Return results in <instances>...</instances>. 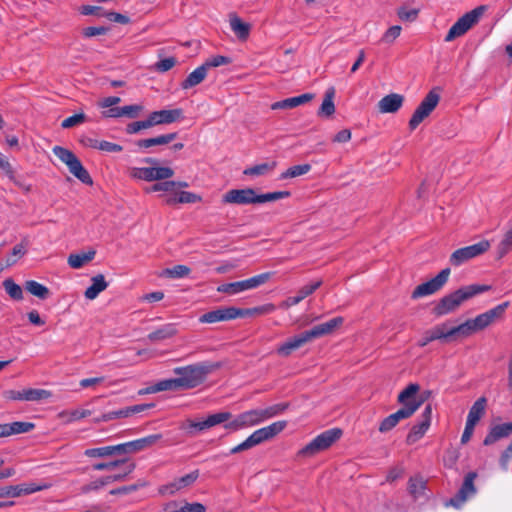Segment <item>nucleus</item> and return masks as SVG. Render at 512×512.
Listing matches in <instances>:
<instances>
[{"label":"nucleus","mask_w":512,"mask_h":512,"mask_svg":"<svg viewBox=\"0 0 512 512\" xmlns=\"http://www.w3.org/2000/svg\"><path fill=\"white\" fill-rule=\"evenodd\" d=\"M25 288L29 293L40 299H46L50 293L49 289L46 286L35 280L27 281L25 283Z\"/></svg>","instance_id":"obj_41"},{"label":"nucleus","mask_w":512,"mask_h":512,"mask_svg":"<svg viewBox=\"0 0 512 512\" xmlns=\"http://www.w3.org/2000/svg\"><path fill=\"white\" fill-rule=\"evenodd\" d=\"M26 245L23 243H19L15 245L12 249L11 256L6 259V266H12L16 264L18 258H21L26 254Z\"/></svg>","instance_id":"obj_55"},{"label":"nucleus","mask_w":512,"mask_h":512,"mask_svg":"<svg viewBox=\"0 0 512 512\" xmlns=\"http://www.w3.org/2000/svg\"><path fill=\"white\" fill-rule=\"evenodd\" d=\"M450 333H451L452 341H455L460 338H467V337L471 336L472 334H474L475 332L473 330V327H472L470 321L466 320L464 323H462L458 326L451 327Z\"/></svg>","instance_id":"obj_39"},{"label":"nucleus","mask_w":512,"mask_h":512,"mask_svg":"<svg viewBox=\"0 0 512 512\" xmlns=\"http://www.w3.org/2000/svg\"><path fill=\"white\" fill-rule=\"evenodd\" d=\"M490 246L491 244L488 240H482L473 245L459 248L451 254L449 261L455 267L460 266L470 259L484 254L489 250Z\"/></svg>","instance_id":"obj_11"},{"label":"nucleus","mask_w":512,"mask_h":512,"mask_svg":"<svg viewBox=\"0 0 512 512\" xmlns=\"http://www.w3.org/2000/svg\"><path fill=\"white\" fill-rule=\"evenodd\" d=\"M230 63V59L226 56L217 55L206 60L202 65L208 71L210 68L219 67Z\"/></svg>","instance_id":"obj_60"},{"label":"nucleus","mask_w":512,"mask_h":512,"mask_svg":"<svg viewBox=\"0 0 512 512\" xmlns=\"http://www.w3.org/2000/svg\"><path fill=\"white\" fill-rule=\"evenodd\" d=\"M289 407L288 403H278L266 408H260L264 421L282 414Z\"/></svg>","instance_id":"obj_49"},{"label":"nucleus","mask_w":512,"mask_h":512,"mask_svg":"<svg viewBox=\"0 0 512 512\" xmlns=\"http://www.w3.org/2000/svg\"><path fill=\"white\" fill-rule=\"evenodd\" d=\"M198 477H199V470L196 469V470L186 474L185 476L174 479L172 482L165 485L161 489V492L174 494L177 491H180L184 488H187V487L193 485L196 482V480L198 479Z\"/></svg>","instance_id":"obj_21"},{"label":"nucleus","mask_w":512,"mask_h":512,"mask_svg":"<svg viewBox=\"0 0 512 512\" xmlns=\"http://www.w3.org/2000/svg\"><path fill=\"white\" fill-rule=\"evenodd\" d=\"M150 407H151V405L138 404V405L122 408L119 410L110 411L107 413H103L99 417L95 418L94 422L95 423L109 422V421H112V420L118 419V418H126L132 414L143 412L144 410H146L147 408H150Z\"/></svg>","instance_id":"obj_20"},{"label":"nucleus","mask_w":512,"mask_h":512,"mask_svg":"<svg viewBox=\"0 0 512 512\" xmlns=\"http://www.w3.org/2000/svg\"><path fill=\"white\" fill-rule=\"evenodd\" d=\"M229 24L231 30L240 41H245L248 39L251 30L250 24L244 22L234 13L229 15Z\"/></svg>","instance_id":"obj_27"},{"label":"nucleus","mask_w":512,"mask_h":512,"mask_svg":"<svg viewBox=\"0 0 512 512\" xmlns=\"http://www.w3.org/2000/svg\"><path fill=\"white\" fill-rule=\"evenodd\" d=\"M448 322H444L434 326L430 331H428L431 335V339L435 340H443L445 342H451V333Z\"/></svg>","instance_id":"obj_37"},{"label":"nucleus","mask_w":512,"mask_h":512,"mask_svg":"<svg viewBox=\"0 0 512 512\" xmlns=\"http://www.w3.org/2000/svg\"><path fill=\"white\" fill-rule=\"evenodd\" d=\"M334 96L335 88H328L325 92L323 102L318 111V116L330 117L335 113V105L333 102Z\"/></svg>","instance_id":"obj_33"},{"label":"nucleus","mask_w":512,"mask_h":512,"mask_svg":"<svg viewBox=\"0 0 512 512\" xmlns=\"http://www.w3.org/2000/svg\"><path fill=\"white\" fill-rule=\"evenodd\" d=\"M419 14V9L417 8H407L405 6L400 7L398 9L397 15L402 21L412 22L416 20Z\"/></svg>","instance_id":"obj_57"},{"label":"nucleus","mask_w":512,"mask_h":512,"mask_svg":"<svg viewBox=\"0 0 512 512\" xmlns=\"http://www.w3.org/2000/svg\"><path fill=\"white\" fill-rule=\"evenodd\" d=\"M231 417H232V414L230 412H226V411L211 414L205 420H202V426L209 429L216 425L227 422L229 419H231Z\"/></svg>","instance_id":"obj_42"},{"label":"nucleus","mask_w":512,"mask_h":512,"mask_svg":"<svg viewBox=\"0 0 512 512\" xmlns=\"http://www.w3.org/2000/svg\"><path fill=\"white\" fill-rule=\"evenodd\" d=\"M510 434H512V422L496 425L491 428L483 443L488 446L502 438L508 437Z\"/></svg>","instance_id":"obj_26"},{"label":"nucleus","mask_w":512,"mask_h":512,"mask_svg":"<svg viewBox=\"0 0 512 512\" xmlns=\"http://www.w3.org/2000/svg\"><path fill=\"white\" fill-rule=\"evenodd\" d=\"M264 422L260 408L251 409L238 414L232 421L225 424L226 429L233 431L253 427Z\"/></svg>","instance_id":"obj_14"},{"label":"nucleus","mask_w":512,"mask_h":512,"mask_svg":"<svg viewBox=\"0 0 512 512\" xmlns=\"http://www.w3.org/2000/svg\"><path fill=\"white\" fill-rule=\"evenodd\" d=\"M3 286L7 294L14 300H21L23 298L22 288L16 284L12 279H6Z\"/></svg>","instance_id":"obj_53"},{"label":"nucleus","mask_w":512,"mask_h":512,"mask_svg":"<svg viewBox=\"0 0 512 512\" xmlns=\"http://www.w3.org/2000/svg\"><path fill=\"white\" fill-rule=\"evenodd\" d=\"M450 275V269L445 268L441 270L434 278L429 281L418 285L412 292V299H419L425 296H429L439 291L445 283L448 281Z\"/></svg>","instance_id":"obj_12"},{"label":"nucleus","mask_w":512,"mask_h":512,"mask_svg":"<svg viewBox=\"0 0 512 512\" xmlns=\"http://www.w3.org/2000/svg\"><path fill=\"white\" fill-rule=\"evenodd\" d=\"M91 414L92 411L88 409L64 410L59 413V418L63 419L65 423H72L74 421L89 417Z\"/></svg>","instance_id":"obj_38"},{"label":"nucleus","mask_w":512,"mask_h":512,"mask_svg":"<svg viewBox=\"0 0 512 512\" xmlns=\"http://www.w3.org/2000/svg\"><path fill=\"white\" fill-rule=\"evenodd\" d=\"M276 167V162H265L261 164L254 165L252 167H247L244 169L243 174L246 176L258 177L271 173Z\"/></svg>","instance_id":"obj_34"},{"label":"nucleus","mask_w":512,"mask_h":512,"mask_svg":"<svg viewBox=\"0 0 512 512\" xmlns=\"http://www.w3.org/2000/svg\"><path fill=\"white\" fill-rule=\"evenodd\" d=\"M404 97L397 93H391L384 96L378 102V110L381 113H395L403 105Z\"/></svg>","instance_id":"obj_23"},{"label":"nucleus","mask_w":512,"mask_h":512,"mask_svg":"<svg viewBox=\"0 0 512 512\" xmlns=\"http://www.w3.org/2000/svg\"><path fill=\"white\" fill-rule=\"evenodd\" d=\"M23 391L24 401H41L52 396V393L45 389L28 388L23 389Z\"/></svg>","instance_id":"obj_44"},{"label":"nucleus","mask_w":512,"mask_h":512,"mask_svg":"<svg viewBox=\"0 0 512 512\" xmlns=\"http://www.w3.org/2000/svg\"><path fill=\"white\" fill-rule=\"evenodd\" d=\"M239 308L236 307H222L216 310H212L204 313L200 316V323H216L222 321L233 320L239 317Z\"/></svg>","instance_id":"obj_18"},{"label":"nucleus","mask_w":512,"mask_h":512,"mask_svg":"<svg viewBox=\"0 0 512 512\" xmlns=\"http://www.w3.org/2000/svg\"><path fill=\"white\" fill-rule=\"evenodd\" d=\"M426 483L421 477H411L408 483L409 493L415 498L418 499L424 495Z\"/></svg>","instance_id":"obj_45"},{"label":"nucleus","mask_w":512,"mask_h":512,"mask_svg":"<svg viewBox=\"0 0 512 512\" xmlns=\"http://www.w3.org/2000/svg\"><path fill=\"white\" fill-rule=\"evenodd\" d=\"M275 272H265L258 275H255L249 279H245L242 281L232 282V283H224L221 284L217 290L221 293H226L229 295H235L240 292L255 289L267 281L274 275Z\"/></svg>","instance_id":"obj_8"},{"label":"nucleus","mask_w":512,"mask_h":512,"mask_svg":"<svg viewBox=\"0 0 512 512\" xmlns=\"http://www.w3.org/2000/svg\"><path fill=\"white\" fill-rule=\"evenodd\" d=\"M314 98L312 93H304L299 96L286 98L284 100L275 102L271 105V109H292L297 106L303 105Z\"/></svg>","instance_id":"obj_25"},{"label":"nucleus","mask_w":512,"mask_h":512,"mask_svg":"<svg viewBox=\"0 0 512 512\" xmlns=\"http://www.w3.org/2000/svg\"><path fill=\"white\" fill-rule=\"evenodd\" d=\"M311 170L310 164H301V165H295L290 168H288L286 171L281 173L280 179H289V178H295L301 175H304L308 173Z\"/></svg>","instance_id":"obj_48"},{"label":"nucleus","mask_w":512,"mask_h":512,"mask_svg":"<svg viewBox=\"0 0 512 512\" xmlns=\"http://www.w3.org/2000/svg\"><path fill=\"white\" fill-rule=\"evenodd\" d=\"M177 63V60L175 57H168L159 60L155 63L154 68L156 71L164 73L172 69Z\"/></svg>","instance_id":"obj_59"},{"label":"nucleus","mask_w":512,"mask_h":512,"mask_svg":"<svg viewBox=\"0 0 512 512\" xmlns=\"http://www.w3.org/2000/svg\"><path fill=\"white\" fill-rule=\"evenodd\" d=\"M439 101L440 95L435 89L429 91L412 114L409 120V128L415 130L437 107Z\"/></svg>","instance_id":"obj_10"},{"label":"nucleus","mask_w":512,"mask_h":512,"mask_svg":"<svg viewBox=\"0 0 512 512\" xmlns=\"http://www.w3.org/2000/svg\"><path fill=\"white\" fill-rule=\"evenodd\" d=\"M322 285V280H317L311 284L305 285L300 288L295 296L288 297L286 300L287 306H294L299 304L309 295L313 294Z\"/></svg>","instance_id":"obj_28"},{"label":"nucleus","mask_w":512,"mask_h":512,"mask_svg":"<svg viewBox=\"0 0 512 512\" xmlns=\"http://www.w3.org/2000/svg\"><path fill=\"white\" fill-rule=\"evenodd\" d=\"M190 268L185 265H176L166 270V274L171 278H183L188 276Z\"/></svg>","instance_id":"obj_61"},{"label":"nucleus","mask_w":512,"mask_h":512,"mask_svg":"<svg viewBox=\"0 0 512 512\" xmlns=\"http://www.w3.org/2000/svg\"><path fill=\"white\" fill-rule=\"evenodd\" d=\"M34 427L35 425L31 422L16 421L8 423L9 436L30 432Z\"/></svg>","instance_id":"obj_51"},{"label":"nucleus","mask_w":512,"mask_h":512,"mask_svg":"<svg viewBox=\"0 0 512 512\" xmlns=\"http://www.w3.org/2000/svg\"><path fill=\"white\" fill-rule=\"evenodd\" d=\"M129 175L134 179L151 182L167 180L174 175V171L169 167H133Z\"/></svg>","instance_id":"obj_13"},{"label":"nucleus","mask_w":512,"mask_h":512,"mask_svg":"<svg viewBox=\"0 0 512 512\" xmlns=\"http://www.w3.org/2000/svg\"><path fill=\"white\" fill-rule=\"evenodd\" d=\"M217 368H219V364L200 362L184 367H176L173 372L178 376L181 389L188 390L203 383L207 375Z\"/></svg>","instance_id":"obj_4"},{"label":"nucleus","mask_w":512,"mask_h":512,"mask_svg":"<svg viewBox=\"0 0 512 512\" xmlns=\"http://www.w3.org/2000/svg\"><path fill=\"white\" fill-rule=\"evenodd\" d=\"M287 425L286 421H277L266 427L255 430L246 440L237 446L233 447L230 451L231 454L240 453L242 451L251 449L265 441H268L282 432Z\"/></svg>","instance_id":"obj_5"},{"label":"nucleus","mask_w":512,"mask_h":512,"mask_svg":"<svg viewBox=\"0 0 512 512\" xmlns=\"http://www.w3.org/2000/svg\"><path fill=\"white\" fill-rule=\"evenodd\" d=\"M485 407L486 399L484 397H481L478 400H476L469 410L466 422L476 425L483 416L485 412Z\"/></svg>","instance_id":"obj_35"},{"label":"nucleus","mask_w":512,"mask_h":512,"mask_svg":"<svg viewBox=\"0 0 512 512\" xmlns=\"http://www.w3.org/2000/svg\"><path fill=\"white\" fill-rule=\"evenodd\" d=\"M477 476V473L474 471L467 473L459 491L449 500L448 505L460 508L469 498L474 496L477 492L474 485V481Z\"/></svg>","instance_id":"obj_15"},{"label":"nucleus","mask_w":512,"mask_h":512,"mask_svg":"<svg viewBox=\"0 0 512 512\" xmlns=\"http://www.w3.org/2000/svg\"><path fill=\"white\" fill-rule=\"evenodd\" d=\"M169 512H206V507L198 502L185 503L178 511L170 510Z\"/></svg>","instance_id":"obj_64"},{"label":"nucleus","mask_w":512,"mask_h":512,"mask_svg":"<svg viewBox=\"0 0 512 512\" xmlns=\"http://www.w3.org/2000/svg\"><path fill=\"white\" fill-rule=\"evenodd\" d=\"M201 200V197L189 191H181L177 197H170L166 200L168 205L176 203H196Z\"/></svg>","instance_id":"obj_46"},{"label":"nucleus","mask_w":512,"mask_h":512,"mask_svg":"<svg viewBox=\"0 0 512 512\" xmlns=\"http://www.w3.org/2000/svg\"><path fill=\"white\" fill-rule=\"evenodd\" d=\"M52 151L55 156L67 165L69 172L79 181L86 185H92L93 180L89 172L72 151L61 146H54Z\"/></svg>","instance_id":"obj_6"},{"label":"nucleus","mask_w":512,"mask_h":512,"mask_svg":"<svg viewBox=\"0 0 512 512\" xmlns=\"http://www.w3.org/2000/svg\"><path fill=\"white\" fill-rule=\"evenodd\" d=\"M491 289L489 285L472 284L459 288L458 290L442 297L433 311L436 316H444L457 310L461 304L472 297L487 292Z\"/></svg>","instance_id":"obj_3"},{"label":"nucleus","mask_w":512,"mask_h":512,"mask_svg":"<svg viewBox=\"0 0 512 512\" xmlns=\"http://www.w3.org/2000/svg\"><path fill=\"white\" fill-rule=\"evenodd\" d=\"M484 7L479 6L460 17L449 29L445 41L450 42L457 37L464 35L473 25H475L483 14Z\"/></svg>","instance_id":"obj_9"},{"label":"nucleus","mask_w":512,"mask_h":512,"mask_svg":"<svg viewBox=\"0 0 512 512\" xmlns=\"http://www.w3.org/2000/svg\"><path fill=\"white\" fill-rule=\"evenodd\" d=\"M343 322L344 318L339 316L332 318L325 323L315 325L310 330L303 331L302 333L287 339L277 347L276 352L279 356L288 357L293 353V351L299 349L304 344L331 334L336 328L340 327Z\"/></svg>","instance_id":"obj_1"},{"label":"nucleus","mask_w":512,"mask_h":512,"mask_svg":"<svg viewBox=\"0 0 512 512\" xmlns=\"http://www.w3.org/2000/svg\"><path fill=\"white\" fill-rule=\"evenodd\" d=\"M95 256V251H88L81 254H70L68 257V264L74 269H79L86 263L91 261Z\"/></svg>","instance_id":"obj_40"},{"label":"nucleus","mask_w":512,"mask_h":512,"mask_svg":"<svg viewBox=\"0 0 512 512\" xmlns=\"http://www.w3.org/2000/svg\"><path fill=\"white\" fill-rule=\"evenodd\" d=\"M207 70L205 69V66L200 65L195 70H193L186 79L181 83L182 89H189L192 87L197 86L201 82L204 81V79L207 76Z\"/></svg>","instance_id":"obj_31"},{"label":"nucleus","mask_w":512,"mask_h":512,"mask_svg":"<svg viewBox=\"0 0 512 512\" xmlns=\"http://www.w3.org/2000/svg\"><path fill=\"white\" fill-rule=\"evenodd\" d=\"M161 438V434H152L134 441L122 443L120 444L123 447L121 449L122 454L141 451L147 447L156 444Z\"/></svg>","instance_id":"obj_22"},{"label":"nucleus","mask_w":512,"mask_h":512,"mask_svg":"<svg viewBox=\"0 0 512 512\" xmlns=\"http://www.w3.org/2000/svg\"><path fill=\"white\" fill-rule=\"evenodd\" d=\"M342 436V430L332 428L317 435L312 441L305 445L298 454L300 456L311 457L321 451L328 449Z\"/></svg>","instance_id":"obj_7"},{"label":"nucleus","mask_w":512,"mask_h":512,"mask_svg":"<svg viewBox=\"0 0 512 512\" xmlns=\"http://www.w3.org/2000/svg\"><path fill=\"white\" fill-rule=\"evenodd\" d=\"M181 389L178 378L165 379L154 384L150 391L161 392V391H176Z\"/></svg>","instance_id":"obj_43"},{"label":"nucleus","mask_w":512,"mask_h":512,"mask_svg":"<svg viewBox=\"0 0 512 512\" xmlns=\"http://www.w3.org/2000/svg\"><path fill=\"white\" fill-rule=\"evenodd\" d=\"M85 121L86 115L84 113H78L64 119L61 123V127L64 129H69L77 125L83 124Z\"/></svg>","instance_id":"obj_56"},{"label":"nucleus","mask_w":512,"mask_h":512,"mask_svg":"<svg viewBox=\"0 0 512 512\" xmlns=\"http://www.w3.org/2000/svg\"><path fill=\"white\" fill-rule=\"evenodd\" d=\"M181 429L184 430L189 436H194L197 432L207 430L206 427L202 426V421L186 420L182 425Z\"/></svg>","instance_id":"obj_54"},{"label":"nucleus","mask_w":512,"mask_h":512,"mask_svg":"<svg viewBox=\"0 0 512 512\" xmlns=\"http://www.w3.org/2000/svg\"><path fill=\"white\" fill-rule=\"evenodd\" d=\"M274 310H275V305L270 304V303L262 305V306L254 307V308H249V309H240L239 308V313H241L239 315V317L251 316V315H256V314H258V315L269 314V313H272Z\"/></svg>","instance_id":"obj_50"},{"label":"nucleus","mask_w":512,"mask_h":512,"mask_svg":"<svg viewBox=\"0 0 512 512\" xmlns=\"http://www.w3.org/2000/svg\"><path fill=\"white\" fill-rule=\"evenodd\" d=\"M177 333L174 324H166L148 335L150 341H162L173 337Z\"/></svg>","instance_id":"obj_36"},{"label":"nucleus","mask_w":512,"mask_h":512,"mask_svg":"<svg viewBox=\"0 0 512 512\" xmlns=\"http://www.w3.org/2000/svg\"><path fill=\"white\" fill-rule=\"evenodd\" d=\"M121 109H122V117L134 119L139 116L140 112L143 110V106L134 104V105L123 106V107H121Z\"/></svg>","instance_id":"obj_63"},{"label":"nucleus","mask_w":512,"mask_h":512,"mask_svg":"<svg viewBox=\"0 0 512 512\" xmlns=\"http://www.w3.org/2000/svg\"><path fill=\"white\" fill-rule=\"evenodd\" d=\"M222 202L237 205L256 204V191L252 188L231 189L223 195Z\"/></svg>","instance_id":"obj_17"},{"label":"nucleus","mask_w":512,"mask_h":512,"mask_svg":"<svg viewBox=\"0 0 512 512\" xmlns=\"http://www.w3.org/2000/svg\"><path fill=\"white\" fill-rule=\"evenodd\" d=\"M431 418L432 408L430 405H427L421 414V420L419 421V423L412 426L409 434L407 435V443L413 444L424 436V434L430 427Z\"/></svg>","instance_id":"obj_19"},{"label":"nucleus","mask_w":512,"mask_h":512,"mask_svg":"<svg viewBox=\"0 0 512 512\" xmlns=\"http://www.w3.org/2000/svg\"><path fill=\"white\" fill-rule=\"evenodd\" d=\"M508 306L509 302H504L482 314H479L474 319H468L473 327L474 332L476 333L477 331L485 329L496 319L501 318Z\"/></svg>","instance_id":"obj_16"},{"label":"nucleus","mask_w":512,"mask_h":512,"mask_svg":"<svg viewBox=\"0 0 512 512\" xmlns=\"http://www.w3.org/2000/svg\"><path fill=\"white\" fill-rule=\"evenodd\" d=\"M290 196L289 191H276L258 195L256 193V204L265 203L270 201H277L280 199L288 198Z\"/></svg>","instance_id":"obj_52"},{"label":"nucleus","mask_w":512,"mask_h":512,"mask_svg":"<svg viewBox=\"0 0 512 512\" xmlns=\"http://www.w3.org/2000/svg\"><path fill=\"white\" fill-rule=\"evenodd\" d=\"M82 15H94L97 17H105V10L100 6L83 5L79 8Z\"/></svg>","instance_id":"obj_62"},{"label":"nucleus","mask_w":512,"mask_h":512,"mask_svg":"<svg viewBox=\"0 0 512 512\" xmlns=\"http://www.w3.org/2000/svg\"><path fill=\"white\" fill-rule=\"evenodd\" d=\"M420 387L418 384L411 383L398 395V402L402 407L395 413L387 416L380 424V432H388L393 429L401 420L411 417L421 406V401L416 399Z\"/></svg>","instance_id":"obj_2"},{"label":"nucleus","mask_w":512,"mask_h":512,"mask_svg":"<svg viewBox=\"0 0 512 512\" xmlns=\"http://www.w3.org/2000/svg\"><path fill=\"white\" fill-rule=\"evenodd\" d=\"M92 284L86 289L84 295L87 299L93 300L104 291L108 283L105 281V277L102 274H98L91 279Z\"/></svg>","instance_id":"obj_29"},{"label":"nucleus","mask_w":512,"mask_h":512,"mask_svg":"<svg viewBox=\"0 0 512 512\" xmlns=\"http://www.w3.org/2000/svg\"><path fill=\"white\" fill-rule=\"evenodd\" d=\"M176 137L177 133H168L153 138L138 140L136 145L139 148H150L156 145H166L171 143L174 139H176Z\"/></svg>","instance_id":"obj_32"},{"label":"nucleus","mask_w":512,"mask_h":512,"mask_svg":"<svg viewBox=\"0 0 512 512\" xmlns=\"http://www.w3.org/2000/svg\"><path fill=\"white\" fill-rule=\"evenodd\" d=\"M154 125L171 124L183 118L182 109L160 110L151 114Z\"/></svg>","instance_id":"obj_24"},{"label":"nucleus","mask_w":512,"mask_h":512,"mask_svg":"<svg viewBox=\"0 0 512 512\" xmlns=\"http://www.w3.org/2000/svg\"><path fill=\"white\" fill-rule=\"evenodd\" d=\"M401 30H402V28L399 25L391 26L383 34V36L381 38V42L387 43V44L393 43L400 36Z\"/></svg>","instance_id":"obj_58"},{"label":"nucleus","mask_w":512,"mask_h":512,"mask_svg":"<svg viewBox=\"0 0 512 512\" xmlns=\"http://www.w3.org/2000/svg\"><path fill=\"white\" fill-rule=\"evenodd\" d=\"M512 250V226L505 232L502 240L497 246L498 258L504 257Z\"/></svg>","instance_id":"obj_47"},{"label":"nucleus","mask_w":512,"mask_h":512,"mask_svg":"<svg viewBox=\"0 0 512 512\" xmlns=\"http://www.w3.org/2000/svg\"><path fill=\"white\" fill-rule=\"evenodd\" d=\"M122 448L123 447L120 444L113 446H103L98 448H89L85 450L84 455L91 458L109 457L116 454H122Z\"/></svg>","instance_id":"obj_30"}]
</instances>
